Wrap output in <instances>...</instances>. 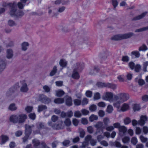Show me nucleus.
<instances>
[{
	"label": "nucleus",
	"mask_w": 148,
	"mask_h": 148,
	"mask_svg": "<svg viewBox=\"0 0 148 148\" xmlns=\"http://www.w3.org/2000/svg\"><path fill=\"white\" fill-rule=\"evenodd\" d=\"M134 34V33L132 32H130L124 34H119L113 36L111 38V39L112 40H119L127 39L131 38Z\"/></svg>",
	"instance_id": "1"
},
{
	"label": "nucleus",
	"mask_w": 148,
	"mask_h": 148,
	"mask_svg": "<svg viewBox=\"0 0 148 148\" xmlns=\"http://www.w3.org/2000/svg\"><path fill=\"white\" fill-rule=\"evenodd\" d=\"M14 8L10 10V14L11 16H22L24 14V12L21 10H17V3L16 2H14V5H13Z\"/></svg>",
	"instance_id": "2"
},
{
	"label": "nucleus",
	"mask_w": 148,
	"mask_h": 148,
	"mask_svg": "<svg viewBox=\"0 0 148 148\" xmlns=\"http://www.w3.org/2000/svg\"><path fill=\"white\" fill-rule=\"evenodd\" d=\"M129 98V95L125 93H121L114 96V99L115 100H119L122 103L126 101Z\"/></svg>",
	"instance_id": "3"
},
{
	"label": "nucleus",
	"mask_w": 148,
	"mask_h": 148,
	"mask_svg": "<svg viewBox=\"0 0 148 148\" xmlns=\"http://www.w3.org/2000/svg\"><path fill=\"white\" fill-rule=\"evenodd\" d=\"M94 126L97 129L96 132L94 133V135H96L97 133L100 132L102 133L103 131V130L105 128V126L103 125V123L101 121L98 122Z\"/></svg>",
	"instance_id": "4"
},
{
	"label": "nucleus",
	"mask_w": 148,
	"mask_h": 148,
	"mask_svg": "<svg viewBox=\"0 0 148 148\" xmlns=\"http://www.w3.org/2000/svg\"><path fill=\"white\" fill-rule=\"evenodd\" d=\"M16 90V89L14 88H10L6 93V96L11 99H13L17 95V94L15 93Z\"/></svg>",
	"instance_id": "5"
},
{
	"label": "nucleus",
	"mask_w": 148,
	"mask_h": 148,
	"mask_svg": "<svg viewBox=\"0 0 148 148\" xmlns=\"http://www.w3.org/2000/svg\"><path fill=\"white\" fill-rule=\"evenodd\" d=\"M38 100L45 104H48L51 102L50 99L43 94L39 96Z\"/></svg>",
	"instance_id": "6"
},
{
	"label": "nucleus",
	"mask_w": 148,
	"mask_h": 148,
	"mask_svg": "<svg viewBox=\"0 0 148 148\" xmlns=\"http://www.w3.org/2000/svg\"><path fill=\"white\" fill-rule=\"evenodd\" d=\"M7 62L6 60L2 57H0V73L6 68Z\"/></svg>",
	"instance_id": "7"
},
{
	"label": "nucleus",
	"mask_w": 148,
	"mask_h": 148,
	"mask_svg": "<svg viewBox=\"0 0 148 148\" xmlns=\"http://www.w3.org/2000/svg\"><path fill=\"white\" fill-rule=\"evenodd\" d=\"M104 99L110 102H113L114 101V100H115L114 99V96H113L112 93L109 92H108L106 93Z\"/></svg>",
	"instance_id": "8"
},
{
	"label": "nucleus",
	"mask_w": 148,
	"mask_h": 148,
	"mask_svg": "<svg viewBox=\"0 0 148 148\" xmlns=\"http://www.w3.org/2000/svg\"><path fill=\"white\" fill-rule=\"evenodd\" d=\"M20 82L22 84V86L20 88V91L23 92H27L29 90L27 84L24 81H21Z\"/></svg>",
	"instance_id": "9"
},
{
	"label": "nucleus",
	"mask_w": 148,
	"mask_h": 148,
	"mask_svg": "<svg viewBox=\"0 0 148 148\" xmlns=\"http://www.w3.org/2000/svg\"><path fill=\"white\" fill-rule=\"evenodd\" d=\"M36 127L38 130L34 131L35 134L40 133V130L41 129L45 128V126L44 123L42 122L38 123L36 124Z\"/></svg>",
	"instance_id": "10"
},
{
	"label": "nucleus",
	"mask_w": 148,
	"mask_h": 148,
	"mask_svg": "<svg viewBox=\"0 0 148 148\" xmlns=\"http://www.w3.org/2000/svg\"><path fill=\"white\" fill-rule=\"evenodd\" d=\"M119 134L121 136H123L125 134L127 131V128L124 126H122L119 129Z\"/></svg>",
	"instance_id": "11"
},
{
	"label": "nucleus",
	"mask_w": 148,
	"mask_h": 148,
	"mask_svg": "<svg viewBox=\"0 0 148 148\" xmlns=\"http://www.w3.org/2000/svg\"><path fill=\"white\" fill-rule=\"evenodd\" d=\"M52 127L53 129L56 130L63 129L64 128V125L63 123V122L60 121L59 122L58 124L52 125Z\"/></svg>",
	"instance_id": "12"
},
{
	"label": "nucleus",
	"mask_w": 148,
	"mask_h": 148,
	"mask_svg": "<svg viewBox=\"0 0 148 148\" xmlns=\"http://www.w3.org/2000/svg\"><path fill=\"white\" fill-rule=\"evenodd\" d=\"M147 13V12L143 13L141 14L134 17L132 19V21H136L139 20L144 17Z\"/></svg>",
	"instance_id": "13"
},
{
	"label": "nucleus",
	"mask_w": 148,
	"mask_h": 148,
	"mask_svg": "<svg viewBox=\"0 0 148 148\" xmlns=\"http://www.w3.org/2000/svg\"><path fill=\"white\" fill-rule=\"evenodd\" d=\"M25 134L29 135L31 134L32 132V127H33L34 126L32 125V126H30L27 125H25Z\"/></svg>",
	"instance_id": "14"
},
{
	"label": "nucleus",
	"mask_w": 148,
	"mask_h": 148,
	"mask_svg": "<svg viewBox=\"0 0 148 148\" xmlns=\"http://www.w3.org/2000/svg\"><path fill=\"white\" fill-rule=\"evenodd\" d=\"M18 123H21L24 122L27 118V116L25 114H20L18 116Z\"/></svg>",
	"instance_id": "15"
},
{
	"label": "nucleus",
	"mask_w": 148,
	"mask_h": 148,
	"mask_svg": "<svg viewBox=\"0 0 148 148\" xmlns=\"http://www.w3.org/2000/svg\"><path fill=\"white\" fill-rule=\"evenodd\" d=\"M18 117L16 115H12L10 117V120L11 122L14 123H18Z\"/></svg>",
	"instance_id": "16"
},
{
	"label": "nucleus",
	"mask_w": 148,
	"mask_h": 148,
	"mask_svg": "<svg viewBox=\"0 0 148 148\" xmlns=\"http://www.w3.org/2000/svg\"><path fill=\"white\" fill-rule=\"evenodd\" d=\"M147 117L146 116H141L140 117V120L138 121V124L141 126L143 125L145 123V121H147Z\"/></svg>",
	"instance_id": "17"
},
{
	"label": "nucleus",
	"mask_w": 148,
	"mask_h": 148,
	"mask_svg": "<svg viewBox=\"0 0 148 148\" xmlns=\"http://www.w3.org/2000/svg\"><path fill=\"white\" fill-rule=\"evenodd\" d=\"M84 66V64L83 63H78L75 65V69H76L77 71H81L83 68Z\"/></svg>",
	"instance_id": "18"
},
{
	"label": "nucleus",
	"mask_w": 148,
	"mask_h": 148,
	"mask_svg": "<svg viewBox=\"0 0 148 148\" xmlns=\"http://www.w3.org/2000/svg\"><path fill=\"white\" fill-rule=\"evenodd\" d=\"M32 142L35 148H40V142L37 139H34L32 140Z\"/></svg>",
	"instance_id": "19"
},
{
	"label": "nucleus",
	"mask_w": 148,
	"mask_h": 148,
	"mask_svg": "<svg viewBox=\"0 0 148 148\" xmlns=\"http://www.w3.org/2000/svg\"><path fill=\"white\" fill-rule=\"evenodd\" d=\"M66 103L68 106H71L72 104V101L71 97L67 96L66 97Z\"/></svg>",
	"instance_id": "20"
},
{
	"label": "nucleus",
	"mask_w": 148,
	"mask_h": 148,
	"mask_svg": "<svg viewBox=\"0 0 148 148\" xmlns=\"http://www.w3.org/2000/svg\"><path fill=\"white\" fill-rule=\"evenodd\" d=\"M13 55V51L11 49H8L7 50V57L8 59L12 58Z\"/></svg>",
	"instance_id": "21"
},
{
	"label": "nucleus",
	"mask_w": 148,
	"mask_h": 148,
	"mask_svg": "<svg viewBox=\"0 0 148 148\" xmlns=\"http://www.w3.org/2000/svg\"><path fill=\"white\" fill-rule=\"evenodd\" d=\"M29 46V44L28 42H25L21 44V47L22 50L25 51Z\"/></svg>",
	"instance_id": "22"
},
{
	"label": "nucleus",
	"mask_w": 148,
	"mask_h": 148,
	"mask_svg": "<svg viewBox=\"0 0 148 148\" xmlns=\"http://www.w3.org/2000/svg\"><path fill=\"white\" fill-rule=\"evenodd\" d=\"M1 137V141L0 143L1 145L4 144L8 140V138L7 136L2 135Z\"/></svg>",
	"instance_id": "23"
},
{
	"label": "nucleus",
	"mask_w": 148,
	"mask_h": 148,
	"mask_svg": "<svg viewBox=\"0 0 148 148\" xmlns=\"http://www.w3.org/2000/svg\"><path fill=\"white\" fill-rule=\"evenodd\" d=\"M99 71V68L95 66H94L92 70H90L89 74L90 75H93L96 74Z\"/></svg>",
	"instance_id": "24"
},
{
	"label": "nucleus",
	"mask_w": 148,
	"mask_h": 148,
	"mask_svg": "<svg viewBox=\"0 0 148 148\" xmlns=\"http://www.w3.org/2000/svg\"><path fill=\"white\" fill-rule=\"evenodd\" d=\"M72 77L74 79H78L79 78V75L76 69H74L72 75Z\"/></svg>",
	"instance_id": "25"
},
{
	"label": "nucleus",
	"mask_w": 148,
	"mask_h": 148,
	"mask_svg": "<svg viewBox=\"0 0 148 148\" xmlns=\"http://www.w3.org/2000/svg\"><path fill=\"white\" fill-rule=\"evenodd\" d=\"M47 107L45 105H41L38 106V111L40 112L43 110H47Z\"/></svg>",
	"instance_id": "26"
},
{
	"label": "nucleus",
	"mask_w": 148,
	"mask_h": 148,
	"mask_svg": "<svg viewBox=\"0 0 148 148\" xmlns=\"http://www.w3.org/2000/svg\"><path fill=\"white\" fill-rule=\"evenodd\" d=\"M14 5V2L13 3H7L5 2H3L2 4V5L3 7L5 8L8 6L9 7H11V9H12V8H14L13 5Z\"/></svg>",
	"instance_id": "27"
},
{
	"label": "nucleus",
	"mask_w": 148,
	"mask_h": 148,
	"mask_svg": "<svg viewBox=\"0 0 148 148\" xmlns=\"http://www.w3.org/2000/svg\"><path fill=\"white\" fill-rule=\"evenodd\" d=\"M67 64V62L64 59H61L59 62L60 65L63 67L66 66Z\"/></svg>",
	"instance_id": "28"
},
{
	"label": "nucleus",
	"mask_w": 148,
	"mask_h": 148,
	"mask_svg": "<svg viewBox=\"0 0 148 148\" xmlns=\"http://www.w3.org/2000/svg\"><path fill=\"white\" fill-rule=\"evenodd\" d=\"M129 106L126 103H124L123 104L121 108V110L123 112L129 109Z\"/></svg>",
	"instance_id": "29"
},
{
	"label": "nucleus",
	"mask_w": 148,
	"mask_h": 148,
	"mask_svg": "<svg viewBox=\"0 0 148 148\" xmlns=\"http://www.w3.org/2000/svg\"><path fill=\"white\" fill-rule=\"evenodd\" d=\"M64 102V99L63 98H57L56 99L54 100L55 103L57 104L62 103Z\"/></svg>",
	"instance_id": "30"
},
{
	"label": "nucleus",
	"mask_w": 148,
	"mask_h": 148,
	"mask_svg": "<svg viewBox=\"0 0 148 148\" xmlns=\"http://www.w3.org/2000/svg\"><path fill=\"white\" fill-rule=\"evenodd\" d=\"M8 109L10 110L13 111L16 110L17 108L15 104L14 103L11 104L9 106Z\"/></svg>",
	"instance_id": "31"
},
{
	"label": "nucleus",
	"mask_w": 148,
	"mask_h": 148,
	"mask_svg": "<svg viewBox=\"0 0 148 148\" xmlns=\"http://www.w3.org/2000/svg\"><path fill=\"white\" fill-rule=\"evenodd\" d=\"M57 66H54L52 70L50 73L49 75L51 76H53L57 73Z\"/></svg>",
	"instance_id": "32"
},
{
	"label": "nucleus",
	"mask_w": 148,
	"mask_h": 148,
	"mask_svg": "<svg viewBox=\"0 0 148 148\" xmlns=\"http://www.w3.org/2000/svg\"><path fill=\"white\" fill-rule=\"evenodd\" d=\"M78 132L79 133L80 137L82 138L84 137L85 135V132L84 130L79 128L78 129Z\"/></svg>",
	"instance_id": "33"
},
{
	"label": "nucleus",
	"mask_w": 148,
	"mask_h": 148,
	"mask_svg": "<svg viewBox=\"0 0 148 148\" xmlns=\"http://www.w3.org/2000/svg\"><path fill=\"white\" fill-rule=\"evenodd\" d=\"M148 49V48L146 46L145 44H143L138 49V50L139 51H145Z\"/></svg>",
	"instance_id": "34"
},
{
	"label": "nucleus",
	"mask_w": 148,
	"mask_h": 148,
	"mask_svg": "<svg viewBox=\"0 0 148 148\" xmlns=\"http://www.w3.org/2000/svg\"><path fill=\"white\" fill-rule=\"evenodd\" d=\"M131 55H134L136 58H138L140 56V54L138 51H134L132 52Z\"/></svg>",
	"instance_id": "35"
},
{
	"label": "nucleus",
	"mask_w": 148,
	"mask_h": 148,
	"mask_svg": "<svg viewBox=\"0 0 148 148\" xmlns=\"http://www.w3.org/2000/svg\"><path fill=\"white\" fill-rule=\"evenodd\" d=\"M106 87L110 88L112 89H115L116 87V85L108 83H106Z\"/></svg>",
	"instance_id": "36"
},
{
	"label": "nucleus",
	"mask_w": 148,
	"mask_h": 148,
	"mask_svg": "<svg viewBox=\"0 0 148 148\" xmlns=\"http://www.w3.org/2000/svg\"><path fill=\"white\" fill-rule=\"evenodd\" d=\"M148 30V26L136 29L135 32H138L146 31Z\"/></svg>",
	"instance_id": "37"
},
{
	"label": "nucleus",
	"mask_w": 148,
	"mask_h": 148,
	"mask_svg": "<svg viewBox=\"0 0 148 148\" xmlns=\"http://www.w3.org/2000/svg\"><path fill=\"white\" fill-rule=\"evenodd\" d=\"M56 95L58 97H60L64 94V92L62 90H59L56 91Z\"/></svg>",
	"instance_id": "38"
},
{
	"label": "nucleus",
	"mask_w": 148,
	"mask_h": 148,
	"mask_svg": "<svg viewBox=\"0 0 148 148\" xmlns=\"http://www.w3.org/2000/svg\"><path fill=\"white\" fill-rule=\"evenodd\" d=\"M65 125L67 126H69L71 125V122L70 119L69 118H66L64 122Z\"/></svg>",
	"instance_id": "39"
},
{
	"label": "nucleus",
	"mask_w": 148,
	"mask_h": 148,
	"mask_svg": "<svg viewBox=\"0 0 148 148\" xmlns=\"http://www.w3.org/2000/svg\"><path fill=\"white\" fill-rule=\"evenodd\" d=\"M122 141L124 143H127L130 142V138L128 136H125L122 139Z\"/></svg>",
	"instance_id": "40"
},
{
	"label": "nucleus",
	"mask_w": 148,
	"mask_h": 148,
	"mask_svg": "<svg viewBox=\"0 0 148 148\" xmlns=\"http://www.w3.org/2000/svg\"><path fill=\"white\" fill-rule=\"evenodd\" d=\"M113 110L112 106L111 105H109L107 107L106 109L107 112L109 113H110L112 112Z\"/></svg>",
	"instance_id": "41"
},
{
	"label": "nucleus",
	"mask_w": 148,
	"mask_h": 148,
	"mask_svg": "<svg viewBox=\"0 0 148 148\" xmlns=\"http://www.w3.org/2000/svg\"><path fill=\"white\" fill-rule=\"evenodd\" d=\"M25 3H23V2L21 1V2H19L17 4V5L18 8L20 9H22L23 8L25 5Z\"/></svg>",
	"instance_id": "42"
},
{
	"label": "nucleus",
	"mask_w": 148,
	"mask_h": 148,
	"mask_svg": "<svg viewBox=\"0 0 148 148\" xmlns=\"http://www.w3.org/2000/svg\"><path fill=\"white\" fill-rule=\"evenodd\" d=\"M97 116L93 114L92 115L89 117L90 121L91 122H92L94 120H97Z\"/></svg>",
	"instance_id": "43"
},
{
	"label": "nucleus",
	"mask_w": 148,
	"mask_h": 148,
	"mask_svg": "<svg viewBox=\"0 0 148 148\" xmlns=\"http://www.w3.org/2000/svg\"><path fill=\"white\" fill-rule=\"evenodd\" d=\"M124 122L125 125H127L131 122V120L130 118L127 117L124 119Z\"/></svg>",
	"instance_id": "44"
},
{
	"label": "nucleus",
	"mask_w": 148,
	"mask_h": 148,
	"mask_svg": "<svg viewBox=\"0 0 148 148\" xmlns=\"http://www.w3.org/2000/svg\"><path fill=\"white\" fill-rule=\"evenodd\" d=\"M148 66V61L144 62L143 64V70L145 72L147 71V67Z\"/></svg>",
	"instance_id": "45"
},
{
	"label": "nucleus",
	"mask_w": 148,
	"mask_h": 148,
	"mask_svg": "<svg viewBox=\"0 0 148 148\" xmlns=\"http://www.w3.org/2000/svg\"><path fill=\"white\" fill-rule=\"evenodd\" d=\"M135 71L136 72H139L141 70V66L139 64H137L135 66Z\"/></svg>",
	"instance_id": "46"
},
{
	"label": "nucleus",
	"mask_w": 148,
	"mask_h": 148,
	"mask_svg": "<svg viewBox=\"0 0 148 148\" xmlns=\"http://www.w3.org/2000/svg\"><path fill=\"white\" fill-rule=\"evenodd\" d=\"M43 88L44 90L45 91L47 92H49L51 89V88L47 85L44 86Z\"/></svg>",
	"instance_id": "47"
},
{
	"label": "nucleus",
	"mask_w": 148,
	"mask_h": 148,
	"mask_svg": "<svg viewBox=\"0 0 148 148\" xmlns=\"http://www.w3.org/2000/svg\"><path fill=\"white\" fill-rule=\"evenodd\" d=\"M106 83L98 82L97 83V85L99 87H106Z\"/></svg>",
	"instance_id": "48"
},
{
	"label": "nucleus",
	"mask_w": 148,
	"mask_h": 148,
	"mask_svg": "<svg viewBox=\"0 0 148 148\" xmlns=\"http://www.w3.org/2000/svg\"><path fill=\"white\" fill-rule=\"evenodd\" d=\"M114 101H116V102L114 103V106L116 107L119 108L120 106V104L122 103L120 102V101L119 100H114Z\"/></svg>",
	"instance_id": "49"
},
{
	"label": "nucleus",
	"mask_w": 148,
	"mask_h": 148,
	"mask_svg": "<svg viewBox=\"0 0 148 148\" xmlns=\"http://www.w3.org/2000/svg\"><path fill=\"white\" fill-rule=\"evenodd\" d=\"M89 110L92 111H95L97 109V106L96 105L92 104L89 107Z\"/></svg>",
	"instance_id": "50"
},
{
	"label": "nucleus",
	"mask_w": 148,
	"mask_h": 148,
	"mask_svg": "<svg viewBox=\"0 0 148 148\" xmlns=\"http://www.w3.org/2000/svg\"><path fill=\"white\" fill-rule=\"evenodd\" d=\"M74 104L76 106H79L80 105L81 103V101L79 99H75L73 101Z\"/></svg>",
	"instance_id": "51"
},
{
	"label": "nucleus",
	"mask_w": 148,
	"mask_h": 148,
	"mask_svg": "<svg viewBox=\"0 0 148 148\" xmlns=\"http://www.w3.org/2000/svg\"><path fill=\"white\" fill-rule=\"evenodd\" d=\"M112 144L113 145L117 147H120L121 146L120 143L117 141H115L113 142Z\"/></svg>",
	"instance_id": "52"
},
{
	"label": "nucleus",
	"mask_w": 148,
	"mask_h": 148,
	"mask_svg": "<svg viewBox=\"0 0 148 148\" xmlns=\"http://www.w3.org/2000/svg\"><path fill=\"white\" fill-rule=\"evenodd\" d=\"M129 60V58L127 56H123L121 59L122 61L126 62H128Z\"/></svg>",
	"instance_id": "53"
},
{
	"label": "nucleus",
	"mask_w": 148,
	"mask_h": 148,
	"mask_svg": "<svg viewBox=\"0 0 148 148\" xmlns=\"http://www.w3.org/2000/svg\"><path fill=\"white\" fill-rule=\"evenodd\" d=\"M88 132L90 134H92L94 132L93 128L92 126H90L87 128Z\"/></svg>",
	"instance_id": "54"
},
{
	"label": "nucleus",
	"mask_w": 148,
	"mask_h": 148,
	"mask_svg": "<svg viewBox=\"0 0 148 148\" xmlns=\"http://www.w3.org/2000/svg\"><path fill=\"white\" fill-rule=\"evenodd\" d=\"M133 109L134 111L137 110H139L140 109V107L139 105L134 104L133 105Z\"/></svg>",
	"instance_id": "55"
},
{
	"label": "nucleus",
	"mask_w": 148,
	"mask_h": 148,
	"mask_svg": "<svg viewBox=\"0 0 148 148\" xmlns=\"http://www.w3.org/2000/svg\"><path fill=\"white\" fill-rule=\"evenodd\" d=\"M8 25L10 26H13L16 25L15 22L12 20H10L8 21Z\"/></svg>",
	"instance_id": "56"
},
{
	"label": "nucleus",
	"mask_w": 148,
	"mask_h": 148,
	"mask_svg": "<svg viewBox=\"0 0 148 148\" xmlns=\"http://www.w3.org/2000/svg\"><path fill=\"white\" fill-rule=\"evenodd\" d=\"M128 65L131 70H133L134 69L135 64L134 62H130L128 64Z\"/></svg>",
	"instance_id": "57"
},
{
	"label": "nucleus",
	"mask_w": 148,
	"mask_h": 148,
	"mask_svg": "<svg viewBox=\"0 0 148 148\" xmlns=\"http://www.w3.org/2000/svg\"><path fill=\"white\" fill-rule=\"evenodd\" d=\"M131 142L133 144L135 145L137 143V138L135 137H132L131 140Z\"/></svg>",
	"instance_id": "58"
},
{
	"label": "nucleus",
	"mask_w": 148,
	"mask_h": 148,
	"mask_svg": "<svg viewBox=\"0 0 148 148\" xmlns=\"http://www.w3.org/2000/svg\"><path fill=\"white\" fill-rule=\"evenodd\" d=\"M140 138L142 143H145L148 140V139L147 138L145 137L142 135L140 136Z\"/></svg>",
	"instance_id": "59"
},
{
	"label": "nucleus",
	"mask_w": 148,
	"mask_h": 148,
	"mask_svg": "<svg viewBox=\"0 0 148 148\" xmlns=\"http://www.w3.org/2000/svg\"><path fill=\"white\" fill-rule=\"evenodd\" d=\"M25 136L22 138L23 142V143H25L27 142L29 136L27 134H25Z\"/></svg>",
	"instance_id": "60"
},
{
	"label": "nucleus",
	"mask_w": 148,
	"mask_h": 148,
	"mask_svg": "<svg viewBox=\"0 0 148 148\" xmlns=\"http://www.w3.org/2000/svg\"><path fill=\"white\" fill-rule=\"evenodd\" d=\"M101 57L102 59L103 60H104L106 59L107 56V52H105L101 54Z\"/></svg>",
	"instance_id": "61"
},
{
	"label": "nucleus",
	"mask_w": 148,
	"mask_h": 148,
	"mask_svg": "<svg viewBox=\"0 0 148 148\" xmlns=\"http://www.w3.org/2000/svg\"><path fill=\"white\" fill-rule=\"evenodd\" d=\"M73 125L75 126H77L79 123V121L76 119H73L72 120Z\"/></svg>",
	"instance_id": "62"
},
{
	"label": "nucleus",
	"mask_w": 148,
	"mask_h": 148,
	"mask_svg": "<svg viewBox=\"0 0 148 148\" xmlns=\"http://www.w3.org/2000/svg\"><path fill=\"white\" fill-rule=\"evenodd\" d=\"M100 94L99 92H97L95 94L94 99H98L100 98Z\"/></svg>",
	"instance_id": "63"
},
{
	"label": "nucleus",
	"mask_w": 148,
	"mask_h": 148,
	"mask_svg": "<svg viewBox=\"0 0 148 148\" xmlns=\"http://www.w3.org/2000/svg\"><path fill=\"white\" fill-rule=\"evenodd\" d=\"M33 108L32 106H27L25 108V110L27 112L29 113L32 111Z\"/></svg>",
	"instance_id": "64"
}]
</instances>
